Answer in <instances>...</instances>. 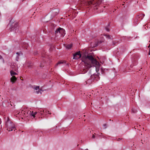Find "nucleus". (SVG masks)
Returning a JSON list of instances; mask_svg holds the SVG:
<instances>
[{
	"label": "nucleus",
	"mask_w": 150,
	"mask_h": 150,
	"mask_svg": "<svg viewBox=\"0 0 150 150\" xmlns=\"http://www.w3.org/2000/svg\"><path fill=\"white\" fill-rule=\"evenodd\" d=\"M82 61L85 64V67L81 69L82 73L85 74L88 70L92 67V65H98L99 62L96 59L90 55H84L82 57Z\"/></svg>",
	"instance_id": "nucleus-1"
},
{
	"label": "nucleus",
	"mask_w": 150,
	"mask_h": 150,
	"mask_svg": "<svg viewBox=\"0 0 150 150\" xmlns=\"http://www.w3.org/2000/svg\"><path fill=\"white\" fill-rule=\"evenodd\" d=\"M16 79V78L15 76H12V77L11 79V80L12 82H14Z\"/></svg>",
	"instance_id": "nucleus-13"
},
{
	"label": "nucleus",
	"mask_w": 150,
	"mask_h": 150,
	"mask_svg": "<svg viewBox=\"0 0 150 150\" xmlns=\"http://www.w3.org/2000/svg\"><path fill=\"white\" fill-rule=\"evenodd\" d=\"M22 111L25 112H33V111H32V110H30L27 108H23L22 110L21 111V112ZM20 112V111H19L18 112Z\"/></svg>",
	"instance_id": "nucleus-8"
},
{
	"label": "nucleus",
	"mask_w": 150,
	"mask_h": 150,
	"mask_svg": "<svg viewBox=\"0 0 150 150\" xmlns=\"http://www.w3.org/2000/svg\"><path fill=\"white\" fill-rule=\"evenodd\" d=\"M42 91L41 90H38V91H36V93H37V94H39V93H40L41 94V93L40 91Z\"/></svg>",
	"instance_id": "nucleus-24"
},
{
	"label": "nucleus",
	"mask_w": 150,
	"mask_h": 150,
	"mask_svg": "<svg viewBox=\"0 0 150 150\" xmlns=\"http://www.w3.org/2000/svg\"><path fill=\"white\" fill-rule=\"evenodd\" d=\"M94 0H83V4L86 5H89L91 4H94L95 2Z\"/></svg>",
	"instance_id": "nucleus-5"
},
{
	"label": "nucleus",
	"mask_w": 150,
	"mask_h": 150,
	"mask_svg": "<svg viewBox=\"0 0 150 150\" xmlns=\"http://www.w3.org/2000/svg\"><path fill=\"white\" fill-rule=\"evenodd\" d=\"M64 62L63 61L59 62L55 65V67H57L58 65L64 63Z\"/></svg>",
	"instance_id": "nucleus-17"
},
{
	"label": "nucleus",
	"mask_w": 150,
	"mask_h": 150,
	"mask_svg": "<svg viewBox=\"0 0 150 150\" xmlns=\"http://www.w3.org/2000/svg\"><path fill=\"white\" fill-rule=\"evenodd\" d=\"M2 58V57L0 55V59Z\"/></svg>",
	"instance_id": "nucleus-31"
},
{
	"label": "nucleus",
	"mask_w": 150,
	"mask_h": 150,
	"mask_svg": "<svg viewBox=\"0 0 150 150\" xmlns=\"http://www.w3.org/2000/svg\"><path fill=\"white\" fill-rule=\"evenodd\" d=\"M130 66H131V67H132V65H130Z\"/></svg>",
	"instance_id": "nucleus-37"
},
{
	"label": "nucleus",
	"mask_w": 150,
	"mask_h": 150,
	"mask_svg": "<svg viewBox=\"0 0 150 150\" xmlns=\"http://www.w3.org/2000/svg\"><path fill=\"white\" fill-rule=\"evenodd\" d=\"M72 44H68L65 45L66 48L68 49H69L72 47Z\"/></svg>",
	"instance_id": "nucleus-14"
},
{
	"label": "nucleus",
	"mask_w": 150,
	"mask_h": 150,
	"mask_svg": "<svg viewBox=\"0 0 150 150\" xmlns=\"http://www.w3.org/2000/svg\"><path fill=\"white\" fill-rule=\"evenodd\" d=\"M92 137L93 138H94L95 137V136L94 135V134H93L92 135Z\"/></svg>",
	"instance_id": "nucleus-29"
},
{
	"label": "nucleus",
	"mask_w": 150,
	"mask_h": 150,
	"mask_svg": "<svg viewBox=\"0 0 150 150\" xmlns=\"http://www.w3.org/2000/svg\"><path fill=\"white\" fill-rule=\"evenodd\" d=\"M144 16V14H138L135 18L136 20L139 21H140L142 19Z\"/></svg>",
	"instance_id": "nucleus-7"
},
{
	"label": "nucleus",
	"mask_w": 150,
	"mask_h": 150,
	"mask_svg": "<svg viewBox=\"0 0 150 150\" xmlns=\"http://www.w3.org/2000/svg\"><path fill=\"white\" fill-rule=\"evenodd\" d=\"M35 112V113H36V112H37L36 111L35 112Z\"/></svg>",
	"instance_id": "nucleus-38"
},
{
	"label": "nucleus",
	"mask_w": 150,
	"mask_h": 150,
	"mask_svg": "<svg viewBox=\"0 0 150 150\" xmlns=\"http://www.w3.org/2000/svg\"><path fill=\"white\" fill-rule=\"evenodd\" d=\"M149 48H150V44L149 45V46H148Z\"/></svg>",
	"instance_id": "nucleus-32"
},
{
	"label": "nucleus",
	"mask_w": 150,
	"mask_h": 150,
	"mask_svg": "<svg viewBox=\"0 0 150 150\" xmlns=\"http://www.w3.org/2000/svg\"><path fill=\"white\" fill-rule=\"evenodd\" d=\"M10 73L12 76H13V75L17 74L14 72L13 70H11L10 71Z\"/></svg>",
	"instance_id": "nucleus-15"
},
{
	"label": "nucleus",
	"mask_w": 150,
	"mask_h": 150,
	"mask_svg": "<svg viewBox=\"0 0 150 150\" xmlns=\"http://www.w3.org/2000/svg\"><path fill=\"white\" fill-rule=\"evenodd\" d=\"M55 34L56 37L60 36L63 37L65 34V31L64 29L59 28L55 31Z\"/></svg>",
	"instance_id": "nucleus-4"
},
{
	"label": "nucleus",
	"mask_w": 150,
	"mask_h": 150,
	"mask_svg": "<svg viewBox=\"0 0 150 150\" xmlns=\"http://www.w3.org/2000/svg\"><path fill=\"white\" fill-rule=\"evenodd\" d=\"M105 36L106 37V38H108V39H110V35H105Z\"/></svg>",
	"instance_id": "nucleus-23"
},
{
	"label": "nucleus",
	"mask_w": 150,
	"mask_h": 150,
	"mask_svg": "<svg viewBox=\"0 0 150 150\" xmlns=\"http://www.w3.org/2000/svg\"><path fill=\"white\" fill-rule=\"evenodd\" d=\"M39 86H34V88L36 90L39 89Z\"/></svg>",
	"instance_id": "nucleus-22"
},
{
	"label": "nucleus",
	"mask_w": 150,
	"mask_h": 150,
	"mask_svg": "<svg viewBox=\"0 0 150 150\" xmlns=\"http://www.w3.org/2000/svg\"><path fill=\"white\" fill-rule=\"evenodd\" d=\"M139 21L138 20H136V18H135V19L134 20V21L133 22L134 24L135 25H136L138 23V22Z\"/></svg>",
	"instance_id": "nucleus-19"
},
{
	"label": "nucleus",
	"mask_w": 150,
	"mask_h": 150,
	"mask_svg": "<svg viewBox=\"0 0 150 150\" xmlns=\"http://www.w3.org/2000/svg\"><path fill=\"white\" fill-rule=\"evenodd\" d=\"M11 106H12V105L11 104H10Z\"/></svg>",
	"instance_id": "nucleus-41"
},
{
	"label": "nucleus",
	"mask_w": 150,
	"mask_h": 150,
	"mask_svg": "<svg viewBox=\"0 0 150 150\" xmlns=\"http://www.w3.org/2000/svg\"><path fill=\"white\" fill-rule=\"evenodd\" d=\"M113 44L114 45H115V42H113Z\"/></svg>",
	"instance_id": "nucleus-34"
},
{
	"label": "nucleus",
	"mask_w": 150,
	"mask_h": 150,
	"mask_svg": "<svg viewBox=\"0 0 150 150\" xmlns=\"http://www.w3.org/2000/svg\"><path fill=\"white\" fill-rule=\"evenodd\" d=\"M45 112H47V111H45Z\"/></svg>",
	"instance_id": "nucleus-35"
},
{
	"label": "nucleus",
	"mask_w": 150,
	"mask_h": 150,
	"mask_svg": "<svg viewBox=\"0 0 150 150\" xmlns=\"http://www.w3.org/2000/svg\"><path fill=\"white\" fill-rule=\"evenodd\" d=\"M14 24V27H12V28H14V29H15V28H16V27H17L18 26V23H13Z\"/></svg>",
	"instance_id": "nucleus-21"
},
{
	"label": "nucleus",
	"mask_w": 150,
	"mask_h": 150,
	"mask_svg": "<svg viewBox=\"0 0 150 150\" xmlns=\"http://www.w3.org/2000/svg\"><path fill=\"white\" fill-rule=\"evenodd\" d=\"M120 140V138H118V139H117V141H119V140Z\"/></svg>",
	"instance_id": "nucleus-30"
},
{
	"label": "nucleus",
	"mask_w": 150,
	"mask_h": 150,
	"mask_svg": "<svg viewBox=\"0 0 150 150\" xmlns=\"http://www.w3.org/2000/svg\"><path fill=\"white\" fill-rule=\"evenodd\" d=\"M19 113H18L17 114H16V115H15V116H16V117H18V115H19Z\"/></svg>",
	"instance_id": "nucleus-27"
},
{
	"label": "nucleus",
	"mask_w": 150,
	"mask_h": 150,
	"mask_svg": "<svg viewBox=\"0 0 150 150\" xmlns=\"http://www.w3.org/2000/svg\"><path fill=\"white\" fill-rule=\"evenodd\" d=\"M13 25L12 24V26H13Z\"/></svg>",
	"instance_id": "nucleus-42"
},
{
	"label": "nucleus",
	"mask_w": 150,
	"mask_h": 150,
	"mask_svg": "<svg viewBox=\"0 0 150 150\" xmlns=\"http://www.w3.org/2000/svg\"><path fill=\"white\" fill-rule=\"evenodd\" d=\"M87 150H88V149H87Z\"/></svg>",
	"instance_id": "nucleus-43"
},
{
	"label": "nucleus",
	"mask_w": 150,
	"mask_h": 150,
	"mask_svg": "<svg viewBox=\"0 0 150 150\" xmlns=\"http://www.w3.org/2000/svg\"><path fill=\"white\" fill-rule=\"evenodd\" d=\"M5 125L8 131H12L15 128V125L11 121L8 117L5 118Z\"/></svg>",
	"instance_id": "nucleus-2"
},
{
	"label": "nucleus",
	"mask_w": 150,
	"mask_h": 150,
	"mask_svg": "<svg viewBox=\"0 0 150 150\" xmlns=\"http://www.w3.org/2000/svg\"><path fill=\"white\" fill-rule=\"evenodd\" d=\"M36 134L38 135V137H40L42 134V132L40 130H37L35 131Z\"/></svg>",
	"instance_id": "nucleus-9"
},
{
	"label": "nucleus",
	"mask_w": 150,
	"mask_h": 150,
	"mask_svg": "<svg viewBox=\"0 0 150 150\" xmlns=\"http://www.w3.org/2000/svg\"><path fill=\"white\" fill-rule=\"evenodd\" d=\"M37 113H30V116L31 117V118L33 117L34 118L35 117V115H36Z\"/></svg>",
	"instance_id": "nucleus-18"
},
{
	"label": "nucleus",
	"mask_w": 150,
	"mask_h": 150,
	"mask_svg": "<svg viewBox=\"0 0 150 150\" xmlns=\"http://www.w3.org/2000/svg\"><path fill=\"white\" fill-rule=\"evenodd\" d=\"M16 54H17V56L16 57V60L17 61H18V60L19 59L18 57H19V56L20 55V54L18 52H17L16 53Z\"/></svg>",
	"instance_id": "nucleus-20"
},
{
	"label": "nucleus",
	"mask_w": 150,
	"mask_h": 150,
	"mask_svg": "<svg viewBox=\"0 0 150 150\" xmlns=\"http://www.w3.org/2000/svg\"><path fill=\"white\" fill-rule=\"evenodd\" d=\"M21 118H22V119H23V118L22 117Z\"/></svg>",
	"instance_id": "nucleus-39"
},
{
	"label": "nucleus",
	"mask_w": 150,
	"mask_h": 150,
	"mask_svg": "<svg viewBox=\"0 0 150 150\" xmlns=\"http://www.w3.org/2000/svg\"><path fill=\"white\" fill-rule=\"evenodd\" d=\"M81 57V55L80 51L77 52L74 55L73 59H78L80 58Z\"/></svg>",
	"instance_id": "nucleus-6"
},
{
	"label": "nucleus",
	"mask_w": 150,
	"mask_h": 150,
	"mask_svg": "<svg viewBox=\"0 0 150 150\" xmlns=\"http://www.w3.org/2000/svg\"><path fill=\"white\" fill-rule=\"evenodd\" d=\"M100 65V64L99 63V65H92V66L96 67L95 69L96 72H98L99 71Z\"/></svg>",
	"instance_id": "nucleus-12"
},
{
	"label": "nucleus",
	"mask_w": 150,
	"mask_h": 150,
	"mask_svg": "<svg viewBox=\"0 0 150 150\" xmlns=\"http://www.w3.org/2000/svg\"><path fill=\"white\" fill-rule=\"evenodd\" d=\"M149 48V54L150 55V47Z\"/></svg>",
	"instance_id": "nucleus-28"
},
{
	"label": "nucleus",
	"mask_w": 150,
	"mask_h": 150,
	"mask_svg": "<svg viewBox=\"0 0 150 150\" xmlns=\"http://www.w3.org/2000/svg\"><path fill=\"white\" fill-rule=\"evenodd\" d=\"M106 124H104L103 125V126L105 128H106Z\"/></svg>",
	"instance_id": "nucleus-26"
},
{
	"label": "nucleus",
	"mask_w": 150,
	"mask_h": 150,
	"mask_svg": "<svg viewBox=\"0 0 150 150\" xmlns=\"http://www.w3.org/2000/svg\"><path fill=\"white\" fill-rule=\"evenodd\" d=\"M101 71H102V73H103V71H102V69H101Z\"/></svg>",
	"instance_id": "nucleus-36"
},
{
	"label": "nucleus",
	"mask_w": 150,
	"mask_h": 150,
	"mask_svg": "<svg viewBox=\"0 0 150 150\" xmlns=\"http://www.w3.org/2000/svg\"><path fill=\"white\" fill-rule=\"evenodd\" d=\"M40 67H42V66L41 65H40Z\"/></svg>",
	"instance_id": "nucleus-40"
},
{
	"label": "nucleus",
	"mask_w": 150,
	"mask_h": 150,
	"mask_svg": "<svg viewBox=\"0 0 150 150\" xmlns=\"http://www.w3.org/2000/svg\"><path fill=\"white\" fill-rule=\"evenodd\" d=\"M11 67L14 70L16 71L17 69V67L16 65H14V64L13 63V64H12L11 65Z\"/></svg>",
	"instance_id": "nucleus-11"
},
{
	"label": "nucleus",
	"mask_w": 150,
	"mask_h": 150,
	"mask_svg": "<svg viewBox=\"0 0 150 150\" xmlns=\"http://www.w3.org/2000/svg\"><path fill=\"white\" fill-rule=\"evenodd\" d=\"M105 29L106 30V31H107L108 32H109V29L107 28H106Z\"/></svg>",
	"instance_id": "nucleus-25"
},
{
	"label": "nucleus",
	"mask_w": 150,
	"mask_h": 150,
	"mask_svg": "<svg viewBox=\"0 0 150 150\" xmlns=\"http://www.w3.org/2000/svg\"><path fill=\"white\" fill-rule=\"evenodd\" d=\"M99 74H93L92 75L90 78L86 81L84 83L85 85L86 84H89L91 83L92 82L95 81H97L99 80L100 77H99Z\"/></svg>",
	"instance_id": "nucleus-3"
},
{
	"label": "nucleus",
	"mask_w": 150,
	"mask_h": 150,
	"mask_svg": "<svg viewBox=\"0 0 150 150\" xmlns=\"http://www.w3.org/2000/svg\"><path fill=\"white\" fill-rule=\"evenodd\" d=\"M98 45V43H97V42H91V47H94L97 46Z\"/></svg>",
	"instance_id": "nucleus-10"
},
{
	"label": "nucleus",
	"mask_w": 150,
	"mask_h": 150,
	"mask_svg": "<svg viewBox=\"0 0 150 150\" xmlns=\"http://www.w3.org/2000/svg\"><path fill=\"white\" fill-rule=\"evenodd\" d=\"M2 60H3V63H4V60L3 59H2Z\"/></svg>",
	"instance_id": "nucleus-33"
},
{
	"label": "nucleus",
	"mask_w": 150,
	"mask_h": 150,
	"mask_svg": "<svg viewBox=\"0 0 150 150\" xmlns=\"http://www.w3.org/2000/svg\"><path fill=\"white\" fill-rule=\"evenodd\" d=\"M132 62H133V65L135 66L137 64V59L134 60L133 59L132 60Z\"/></svg>",
	"instance_id": "nucleus-16"
}]
</instances>
